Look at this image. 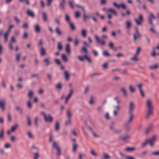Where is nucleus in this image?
<instances>
[{"instance_id":"nucleus-1","label":"nucleus","mask_w":159,"mask_h":159,"mask_svg":"<svg viewBox=\"0 0 159 159\" xmlns=\"http://www.w3.org/2000/svg\"><path fill=\"white\" fill-rule=\"evenodd\" d=\"M146 107L147 112L146 117L148 118L150 116L153 114V107L152 100L151 99H148L146 101Z\"/></svg>"},{"instance_id":"nucleus-2","label":"nucleus","mask_w":159,"mask_h":159,"mask_svg":"<svg viewBox=\"0 0 159 159\" xmlns=\"http://www.w3.org/2000/svg\"><path fill=\"white\" fill-rule=\"evenodd\" d=\"M148 143L150 147H153L155 143L157 140V135H152L150 138L147 139Z\"/></svg>"},{"instance_id":"nucleus-3","label":"nucleus","mask_w":159,"mask_h":159,"mask_svg":"<svg viewBox=\"0 0 159 159\" xmlns=\"http://www.w3.org/2000/svg\"><path fill=\"white\" fill-rule=\"evenodd\" d=\"M115 100L117 104L116 105L114 103H113L112 105V107H116V109L114 111L113 114L114 116H116L117 115V111H119L120 109V107L118 104L120 103V101L117 97L115 98Z\"/></svg>"},{"instance_id":"nucleus-4","label":"nucleus","mask_w":159,"mask_h":159,"mask_svg":"<svg viewBox=\"0 0 159 159\" xmlns=\"http://www.w3.org/2000/svg\"><path fill=\"white\" fill-rule=\"evenodd\" d=\"M106 13L107 14L108 17L109 19L111 18V14H113L115 16H116L117 13L116 11L114 9L110 8L107 10V11H106Z\"/></svg>"},{"instance_id":"nucleus-5","label":"nucleus","mask_w":159,"mask_h":159,"mask_svg":"<svg viewBox=\"0 0 159 159\" xmlns=\"http://www.w3.org/2000/svg\"><path fill=\"white\" fill-rule=\"evenodd\" d=\"M141 35L139 33L138 29L137 28H135V34L133 35V40L134 41L140 39Z\"/></svg>"},{"instance_id":"nucleus-6","label":"nucleus","mask_w":159,"mask_h":159,"mask_svg":"<svg viewBox=\"0 0 159 159\" xmlns=\"http://www.w3.org/2000/svg\"><path fill=\"white\" fill-rule=\"evenodd\" d=\"M41 114L43 115L44 119L46 122L51 123L52 121L53 118L51 116H46L44 112H42Z\"/></svg>"},{"instance_id":"nucleus-7","label":"nucleus","mask_w":159,"mask_h":159,"mask_svg":"<svg viewBox=\"0 0 159 159\" xmlns=\"http://www.w3.org/2000/svg\"><path fill=\"white\" fill-rule=\"evenodd\" d=\"M113 5L114 7H117L118 9L121 8L123 9H125L126 8V6L123 3H121L120 4H118L116 2H114L113 3Z\"/></svg>"},{"instance_id":"nucleus-8","label":"nucleus","mask_w":159,"mask_h":159,"mask_svg":"<svg viewBox=\"0 0 159 159\" xmlns=\"http://www.w3.org/2000/svg\"><path fill=\"white\" fill-rule=\"evenodd\" d=\"M134 20L136 22V24L138 25H141L143 20L142 16L141 14H139V20H138L137 19L135 18H134Z\"/></svg>"},{"instance_id":"nucleus-9","label":"nucleus","mask_w":159,"mask_h":159,"mask_svg":"<svg viewBox=\"0 0 159 159\" xmlns=\"http://www.w3.org/2000/svg\"><path fill=\"white\" fill-rule=\"evenodd\" d=\"M95 38L97 41V42L98 44L104 45L105 44V42L103 40H101L97 35H95Z\"/></svg>"},{"instance_id":"nucleus-10","label":"nucleus","mask_w":159,"mask_h":159,"mask_svg":"<svg viewBox=\"0 0 159 159\" xmlns=\"http://www.w3.org/2000/svg\"><path fill=\"white\" fill-rule=\"evenodd\" d=\"M129 113V116L127 121V123L128 124H129L133 120L134 117V116L133 113Z\"/></svg>"},{"instance_id":"nucleus-11","label":"nucleus","mask_w":159,"mask_h":159,"mask_svg":"<svg viewBox=\"0 0 159 159\" xmlns=\"http://www.w3.org/2000/svg\"><path fill=\"white\" fill-rule=\"evenodd\" d=\"M80 9L81 10L82 12L83 13L84 20V21H86L88 17L86 15V13L85 11V10L83 7L80 6Z\"/></svg>"},{"instance_id":"nucleus-12","label":"nucleus","mask_w":159,"mask_h":159,"mask_svg":"<svg viewBox=\"0 0 159 159\" xmlns=\"http://www.w3.org/2000/svg\"><path fill=\"white\" fill-rule=\"evenodd\" d=\"M73 90L72 89H70V92L68 94V95L66 97L65 101V103L67 104L68 102V100H69V99L71 97V95L73 93Z\"/></svg>"},{"instance_id":"nucleus-13","label":"nucleus","mask_w":159,"mask_h":159,"mask_svg":"<svg viewBox=\"0 0 159 159\" xmlns=\"http://www.w3.org/2000/svg\"><path fill=\"white\" fill-rule=\"evenodd\" d=\"M134 108V103L131 102L129 103V109L128 113H132V111Z\"/></svg>"},{"instance_id":"nucleus-14","label":"nucleus","mask_w":159,"mask_h":159,"mask_svg":"<svg viewBox=\"0 0 159 159\" xmlns=\"http://www.w3.org/2000/svg\"><path fill=\"white\" fill-rule=\"evenodd\" d=\"M153 126V125L152 124H151L149 126H148V127L145 131L144 132V134L146 135L148 134L150 132V130L152 128Z\"/></svg>"},{"instance_id":"nucleus-15","label":"nucleus","mask_w":159,"mask_h":159,"mask_svg":"<svg viewBox=\"0 0 159 159\" xmlns=\"http://www.w3.org/2000/svg\"><path fill=\"white\" fill-rule=\"evenodd\" d=\"M5 104V101L4 100L0 99V107L3 111H4V107Z\"/></svg>"},{"instance_id":"nucleus-16","label":"nucleus","mask_w":159,"mask_h":159,"mask_svg":"<svg viewBox=\"0 0 159 159\" xmlns=\"http://www.w3.org/2000/svg\"><path fill=\"white\" fill-rule=\"evenodd\" d=\"M155 18V17L151 13H150V16L148 18V20L149 23L152 25H153L152 20Z\"/></svg>"},{"instance_id":"nucleus-17","label":"nucleus","mask_w":159,"mask_h":159,"mask_svg":"<svg viewBox=\"0 0 159 159\" xmlns=\"http://www.w3.org/2000/svg\"><path fill=\"white\" fill-rule=\"evenodd\" d=\"M84 59H86L89 63H91V60L90 58L86 55H84V57H80V61H83Z\"/></svg>"},{"instance_id":"nucleus-18","label":"nucleus","mask_w":159,"mask_h":159,"mask_svg":"<svg viewBox=\"0 0 159 159\" xmlns=\"http://www.w3.org/2000/svg\"><path fill=\"white\" fill-rule=\"evenodd\" d=\"M87 30L86 29H82L81 30V36L83 38H85L86 36Z\"/></svg>"},{"instance_id":"nucleus-19","label":"nucleus","mask_w":159,"mask_h":159,"mask_svg":"<svg viewBox=\"0 0 159 159\" xmlns=\"http://www.w3.org/2000/svg\"><path fill=\"white\" fill-rule=\"evenodd\" d=\"M130 138V136L129 135L127 134L125 135V136L121 137L120 138V139L123 141H125Z\"/></svg>"},{"instance_id":"nucleus-20","label":"nucleus","mask_w":159,"mask_h":159,"mask_svg":"<svg viewBox=\"0 0 159 159\" xmlns=\"http://www.w3.org/2000/svg\"><path fill=\"white\" fill-rule=\"evenodd\" d=\"M66 51L68 54H69L70 52V45L67 44L66 46Z\"/></svg>"},{"instance_id":"nucleus-21","label":"nucleus","mask_w":159,"mask_h":159,"mask_svg":"<svg viewBox=\"0 0 159 159\" xmlns=\"http://www.w3.org/2000/svg\"><path fill=\"white\" fill-rule=\"evenodd\" d=\"M10 33L7 32L4 34V42L6 43L8 37Z\"/></svg>"},{"instance_id":"nucleus-22","label":"nucleus","mask_w":159,"mask_h":159,"mask_svg":"<svg viewBox=\"0 0 159 159\" xmlns=\"http://www.w3.org/2000/svg\"><path fill=\"white\" fill-rule=\"evenodd\" d=\"M43 62L46 66H48L50 63L49 59L48 58H45L43 61Z\"/></svg>"},{"instance_id":"nucleus-23","label":"nucleus","mask_w":159,"mask_h":159,"mask_svg":"<svg viewBox=\"0 0 159 159\" xmlns=\"http://www.w3.org/2000/svg\"><path fill=\"white\" fill-rule=\"evenodd\" d=\"M138 55L135 54L131 58V59L135 61H139V59L137 57Z\"/></svg>"},{"instance_id":"nucleus-24","label":"nucleus","mask_w":159,"mask_h":159,"mask_svg":"<svg viewBox=\"0 0 159 159\" xmlns=\"http://www.w3.org/2000/svg\"><path fill=\"white\" fill-rule=\"evenodd\" d=\"M87 47H88L83 46L82 47L81 49L82 52H84V53L85 54H87L88 53V52L87 50Z\"/></svg>"},{"instance_id":"nucleus-25","label":"nucleus","mask_w":159,"mask_h":159,"mask_svg":"<svg viewBox=\"0 0 159 159\" xmlns=\"http://www.w3.org/2000/svg\"><path fill=\"white\" fill-rule=\"evenodd\" d=\"M129 88L130 92L131 93H134L135 91V88L131 85H129Z\"/></svg>"},{"instance_id":"nucleus-26","label":"nucleus","mask_w":159,"mask_h":159,"mask_svg":"<svg viewBox=\"0 0 159 159\" xmlns=\"http://www.w3.org/2000/svg\"><path fill=\"white\" fill-rule=\"evenodd\" d=\"M125 150L129 152H131L135 150V148L134 147H127L125 148Z\"/></svg>"},{"instance_id":"nucleus-27","label":"nucleus","mask_w":159,"mask_h":159,"mask_svg":"<svg viewBox=\"0 0 159 159\" xmlns=\"http://www.w3.org/2000/svg\"><path fill=\"white\" fill-rule=\"evenodd\" d=\"M35 30L36 32H40V27L39 25L37 24L35 25Z\"/></svg>"},{"instance_id":"nucleus-28","label":"nucleus","mask_w":159,"mask_h":159,"mask_svg":"<svg viewBox=\"0 0 159 159\" xmlns=\"http://www.w3.org/2000/svg\"><path fill=\"white\" fill-rule=\"evenodd\" d=\"M27 14L32 17H34V14L33 11L29 10H28L27 11Z\"/></svg>"},{"instance_id":"nucleus-29","label":"nucleus","mask_w":159,"mask_h":159,"mask_svg":"<svg viewBox=\"0 0 159 159\" xmlns=\"http://www.w3.org/2000/svg\"><path fill=\"white\" fill-rule=\"evenodd\" d=\"M59 124L58 121H56L55 126V130L57 131L59 129Z\"/></svg>"},{"instance_id":"nucleus-30","label":"nucleus","mask_w":159,"mask_h":159,"mask_svg":"<svg viewBox=\"0 0 159 159\" xmlns=\"http://www.w3.org/2000/svg\"><path fill=\"white\" fill-rule=\"evenodd\" d=\"M40 54L41 56H44L45 54V49L43 47L41 48Z\"/></svg>"},{"instance_id":"nucleus-31","label":"nucleus","mask_w":159,"mask_h":159,"mask_svg":"<svg viewBox=\"0 0 159 159\" xmlns=\"http://www.w3.org/2000/svg\"><path fill=\"white\" fill-rule=\"evenodd\" d=\"M103 159H109L111 158V157L108 154L106 153H103Z\"/></svg>"},{"instance_id":"nucleus-32","label":"nucleus","mask_w":159,"mask_h":159,"mask_svg":"<svg viewBox=\"0 0 159 159\" xmlns=\"http://www.w3.org/2000/svg\"><path fill=\"white\" fill-rule=\"evenodd\" d=\"M120 90L123 93L124 96H126L127 94V92L126 89L124 87H122L120 88Z\"/></svg>"},{"instance_id":"nucleus-33","label":"nucleus","mask_w":159,"mask_h":159,"mask_svg":"<svg viewBox=\"0 0 159 159\" xmlns=\"http://www.w3.org/2000/svg\"><path fill=\"white\" fill-rule=\"evenodd\" d=\"M67 115L68 117V119L70 118L72 114L70 111L69 109H67Z\"/></svg>"},{"instance_id":"nucleus-34","label":"nucleus","mask_w":159,"mask_h":159,"mask_svg":"<svg viewBox=\"0 0 159 159\" xmlns=\"http://www.w3.org/2000/svg\"><path fill=\"white\" fill-rule=\"evenodd\" d=\"M18 125L17 124H16L15 125L12 126L11 127V131L12 132H14L16 129L18 127Z\"/></svg>"},{"instance_id":"nucleus-35","label":"nucleus","mask_w":159,"mask_h":159,"mask_svg":"<svg viewBox=\"0 0 159 159\" xmlns=\"http://www.w3.org/2000/svg\"><path fill=\"white\" fill-rule=\"evenodd\" d=\"M64 75L65 77V79L67 80H69V75L68 72L66 71H65L64 72Z\"/></svg>"},{"instance_id":"nucleus-36","label":"nucleus","mask_w":159,"mask_h":159,"mask_svg":"<svg viewBox=\"0 0 159 159\" xmlns=\"http://www.w3.org/2000/svg\"><path fill=\"white\" fill-rule=\"evenodd\" d=\"M43 18L44 21H47L48 20L47 16L45 13H42Z\"/></svg>"},{"instance_id":"nucleus-37","label":"nucleus","mask_w":159,"mask_h":159,"mask_svg":"<svg viewBox=\"0 0 159 159\" xmlns=\"http://www.w3.org/2000/svg\"><path fill=\"white\" fill-rule=\"evenodd\" d=\"M148 144L147 139L145 141L143 142L141 144V146L142 148H144L145 146Z\"/></svg>"},{"instance_id":"nucleus-38","label":"nucleus","mask_w":159,"mask_h":159,"mask_svg":"<svg viewBox=\"0 0 159 159\" xmlns=\"http://www.w3.org/2000/svg\"><path fill=\"white\" fill-rule=\"evenodd\" d=\"M52 147L56 149L59 148L58 146L57 143L56 142H53L52 143Z\"/></svg>"},{"instance_id":"nucleus-39","label":"nucleus","mask_w":159,"mask_h":159,"mask_svg":"<svg viewBox=\"0 0 159 159\" xmlns=\"http://www.w3.org/2000/svg\"><path fill=\"white\" fill-rule=\"evenodd\" d=\"M62 47L61 42H58L57 43V48L59 50H61L62 49Z\"/></svg>"},{"instance_id":"nucleus-40","label":"nucleus","mask_w":159,"mask_h":159,"mask_svg":"<svg viewBox=\"0 0 159 159\" xmlns=\"http://www.w3.org/2000/svg\"><path fill=\"white\" fill-rule=\"evenodd\" d=\"M143 84L142 83H139L137 85V86L138 87L139 91L142 90V87L143 86Z\"/></svg>"},{"instance_id":"nucleus-41","label":"nucleus","mask_w":159,"mask_h":159,"mask_svg":"<svg viewBox=\"0 0 159 159\" xmlns=\"http://www.w3.org/2000/svg\"><path fill=\"white\" fill-rule=\"evenodd\" d=\"M4 136V132L3 129H2L0 131V139H2Z\"/></svg>"},{"instance_id":"nucleus-42","label":"nucleus","mask_w":159,"mask_h":159,"mask_svg":"<svg viewBox=\"0 0 159 159\" xmlns=\"http://www.w3.org/2000/svg\"><path fill=\"white\" fill-rule=\"evenodd\" d=\"M56 31L57 33V34L58 35H61V31L59 29V28L58 27H57L56 28Z\"/></svg>"},{"instance_id":"nucleus-43","label":"nucleus","mask_w":159,"mask_h":159,"mask_svg":"<svg viewBox=\"0 0 159 159\" xmlns=\"http://www.w3.org/2000/svg\"><path fill=\"white\" fill-rule=\"evenodd\" d=\"M158 64H156L154 66H151L150 67V68L151 69H155L158 68Z\"/></svg>"},{"instance_id":"nucleus-44","label":"nucleus","mask_w":159,"mask_h":159,"mask_svg":"<svg viewBox=\"0 0 159 159\" xmlns=\"http://www.w3.org/2000/svg\"><path fill=\"white\" fill-rule=\"evenodd\" d=\"M62 59L65 61L66 62L67 61V59L66 55L64 54H63L61 56Z\"/></svg>"},{"instance_id":"nucleus-45","label":"nucleus","mask_w":159,"mask_h":159,"mask_svg":"<svg viewBox=\"0 0 159 159\" xmlns=\"http://www.w3.org/2000/svg\"><path fill=\"white\" fill-rule=\"evenodd\" d=\"M90 153L93 156L96 157L97 156V154L96 152L93 150H91L90 151Z\"/></svg>"},{"instance_id":"nucleus-46","label":"nucleus","mask_w":159,"mask_h":159,"mask_svg":"<svg viewBox=\"0 0 159 159\" xmlns=\"http://www.w3.org/2000/svg\"><path fill=\"white\" fill-rule=\"evenodd\" d=\"M65 19L69 23L71 22L70 21V19L69 16L67 14L65 15Z\"/></svg>"},{"instance_id":"nucleus-47","label":"nucleus","mask_w":159,"mask_h":159,"mask_svg":"<svg viewBox=\"0 0 159 159\" xmlns=\"http://www.w3.org/2000/svg\"><path fill=\"white\" fill-rule=\"evenodd\" d=\"M14 25L13 24H11L10 25H9V27H8V30L7 31V32L10 33L11 32V29L12 28H13L14 27Z\"/></svg>"},{"instance_id":"nucleus-48","label":"nucleus","mask_w":159,"mask_h":159,"mask_svg":"<svg viewBox=\"0 0 159 159\" xmlns=\"http://www.w3.org/2000/svg\"><path fill=\"white\" fill-rule=\"evenodd\" d=\"M126 27L127 29H129L130 28L131 25V23L129 21H127L126 22Z\"/></svg>"},{"instance_id":"nucleus-49","label":"nucleus","mask_w":159,"mask_h":159,"mask_svg":"<svg viewBox=\"0 0 159 159\" xmlns=\"http://www.w3.org/2000/svg\"><path fill=\"white\" fill-rule=\"evenodd\" d=\"M61 84L60 83H58L56 85V87L57 89H61Z\"/></svg>"},{"instance_id":"nucleus-50","label":"nucleus","mask_w":159,"mask_h":159,"mask_svg":"<svg viewBox=\"0 0 159 159\" xmlns=\"http://www.w3.org/2000/svg\"><path fill=\"white\" fill-rule=\"evenodd\" d=\"M157 54L155 52V48H153L152 49V52L151 53V55L153 57H155Z\"/></svg>"},{"instance_id":"nucleus-51","label":"nucleus","mask_w":159,"mask_h":159,"mask_svg":"<svg viewBox=\"0 0 159 159\" xmlns=\"http://www.w3.org/2000/svg\"><path fill=\"white\" fill-rule=\"evenodd\" d=\"M27 120L28 125L29 126H31V121L30 118L29 116L27 117Z\"/></svg>"},{"instance_id":"nucleus-52","label":"nucleus","mask_w":159,"mask_h":159,"mask_svg":"<svg viewBox=\"0 0 159 159\" xmlns=\"http://www.w3.org/2000/svg\"><path fill=\"white\" fill-rule=\"evenodd\" d=\"M94 98L93 96H91L90 97V100L89 101V103L91 104L92 105L93 103Z\"/></svg>"},{"instance_id":"nucleus-53","label":"nucleus","mask_w":159,"mask_h":159,"mask_svg":"<svg viewBox=\"0 0 159 159\" xmlns=\"http://www.w3.org/2000/svg\"><path fill=\"white\" fill-rule=\"evenodd\" d=\"M34 159H38L39 157V154L37 152L34 153Z\"/></svg>"},{"instance_id":"nucleus-54","label":"nucleus","mask_w":159,"mask_h":159,"mask_svg":"<svg viewBox=\"0 0 159 159\" xmlns=\"http://www.w3.org/2000/svg\"><path fill=\"white\" fill-rule=\"evenodd\" d=\"M152 154L153 156H159V151L152 152Z\"/></svg>"},{"instance_id":"nucleus-55","label":"nucleus","mask_w":159,"mask_h":159,"mask_svg":"<svg viewBox=\"0 0 159 159\" xmlns=\"http://www.w3.org/2000/svg\"><path fill=\"white\" fill-rule=\"evenodd\" d=\"M69 24L70 25L71 29L72 30H74L75 29V27L73 23L70 22Z\"/></svg>"},{"instance_id":"nucleus-56","label":"nucleus","mask_w":159,"mask_h":159,"mask_svg":"<svg viewBox=\"0 0 159 159\" xmlns=\"http://www.w3.org/2000/svg\"><path fill=\"white\" fill-rule=\"evenodd\" d=\"M139 91L142 97H144L145 96V94L144 93L143 90L142 89Z\"/></svg>"},{"instance_id":"nucleus-57","label":"nucleus","mask_w":159,"mask_h":159,"mask_svg":"<svg viewBox=\"0 0 159 159\" xmlns=\"http://www.w3.org/2000/svg\"><path fill=\"white\" fill-rule=\"evenodd\" d=\"M119 71L120 69L119 68L113 69L111 70V71L113 73H115V72L117 71Z\"/></svg>"},{"instance_id":"nucleus-58","label":"nucleus","mask_w":159,"mask_h":159,"mask_svg":"<svg viewBox=\"0 0 159 159\" xmlns=\"http://www.w3.org/2000/svg\"><path fill=\"white\" fill-rule=\"evenodd\" d=\"M77 147V145L75 143H74L73 145L72 151L73 152H74L75 151L76 148Z\"/></svg>"},{"instance_id":"nucleus-59","label":"nucleus","mask_w":159,"mask_h":159,"mask_svg":"<svg viewBox=\"0 0 159 159\" xmlns=\"http://www.w3.org/2000/svg\"><path fill=\"white\" fill-rule=\"evenodd\" d=\"M140 49H141V48L139 47H138L137 48V49H136V53L135 54L136 55H139V52L140 51Z\"/></svg>"},{"instance_id":"nucleus-60","label":"nucleus","mask_w":159,"mask_h":159,"mask_svg":"<svg viewBox=\"0 0 159 159\" xmlns=\"http://www.w3.org/2000/svg\"><path fill=\"white\" fill-rule=\"evenodd\" d=\"M103 54L105 56H110V54L108 52V51H104Z\"/></svg>"},{"instance_id":"nucleus-61","label":"nucleus","mask_w":159,"mask_h":159,"mask_svg":"<svg viewBox=\"0 0 159 159\" xmlns=\"http://www.w3.org/2000/svg\"><path fill=\"white\" fill-rule=\"evenodd\" d=\"M33 95V93L31 91H29L28 94V96L29 97L31 98Z\"/></svg>"},{"instance_id":"nucleus-62","label":"nucleus","mask_w":159,"mask_h":159,"mask_svg":"<svg viewBox=\"0 0 159 159\" xmlns=\"http://www.w3.org/2000/svg\"><path fill=\"white\" fill-rule=\"evenodd\" d=\"M27 106L30 109L32 107L31 103L30 101H29L27 102Z\"/></svg>"},{"instance_id":"nucleus-63","label":"nucleus","mask_w":159,"mask_h":159,"mask_svg":"<svg viewBox=\"0 0 159 159\" xmlns=\"http://www.w3.org/2000/svg\"><path fill=\"white\" fill-rule=\"evenodd\" d=\"M28 137L30 138H33L34 136L32 133L30 132H29L27 133Z\"/></svg>"},{"instance_id":"nucleus-64","label":"nucleus","mask_w":159,"mask_h":159,"mask_svg":"<svg viewBox=\"0 0 159 159\" xmlns=\"http://www.w3.org/2000/svg\"><path fill=\"white\" fill-rule=\"evenodd\" d=\"M125 158L126 159H135L133 157L131 156H127Z\"/></svg>"}]
</instances>
